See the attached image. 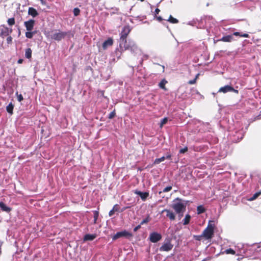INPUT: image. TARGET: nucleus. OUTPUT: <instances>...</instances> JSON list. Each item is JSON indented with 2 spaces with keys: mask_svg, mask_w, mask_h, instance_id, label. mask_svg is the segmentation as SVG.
Masks as SVG:
<instances>
[{
  "mask_svg": "<svg viewBox=\"0 0 261 261\" xmlns=\"http://www.w3.org/2000/svg\"><path fill=\"white\" fill-rule=\"evenodd\" d=\"M16 95L17 97V100L18 101L21 102L23 100V98L22 95L21 94H18V92H16Z\"/></svg>",
  "mask_w": 261,
  "mask_h": 261,
  "instance_id": "obj_35",
  "label": "nucleus"
},
{
  "mask_svg": "<svg viewBox=\"0 0 261 261\" xmlns=\"http://www.w3.org/2000/svg\"><path fill=\"white\" fill-rule=\"evenodd\" d=\"M80 10L78 8H75L73 9V14L75 16H77L80 15Z\"/></svg>",
  "mask_w": 261,
  "mask_h": 261,
  "instance_id": "obj_33",
  "label": "nucleus"
},
{
  "mask_svg": "<svg viewBox=\"0 0 261 261\" xmlns=\"http://www.w3.org/2000/svg\"><path fill=\"white\" fill-rule=\"evenodd\" d=\"M134 193L139 195L143 201H145L147 198L149 196L148 192H142L138 190H135Z\"/></svg>",
  "mask_w": 261,
  "mask_h": 261,
  "instance_id": "obj_11",
  "label": "nucleus"
},
{
  "mask_svg": "<svg viewBox=\"0 0 261 261\" xmlns=\"http://www.w3.org/2000/svg\"><path fill=\"white\" fill-rule=\"evenodd\" d=\"M166 212V217L169 218L170 220H174L175 219V215L173 212L169 210L164 209L162 211V213Z\"/></svg>",
  "mask_w": 261,
  "mask_h": 261,
  "instance_id": "obj_13",
  "label": "nucleus"
},
{
  "mask_svg": "<svg viewBox=\"0 0 261 261\" xmlns=\"http://www.w3.org/2000/svg\"><path fill=\"white\" fill-rule=\"evenodd\" d=\"M173 245L172 244L171 241L168 240L167 242H164L163 244L160 247V251L168 252L172 250Z\"/></svg>",
  "mask_w": 261,
  "mask_h": 261,
  "instance_id": "obj_6",
  "label": "nucleus"
},
{
  "mask_svg": "<svg viewBox=\"0 0 261 261\" xmlns=\"http://www.w3.org/2000/svg\"><path fill=\"white\" fill-rule=\"evenodd\" d=\"M156 19L160 22L163 20V19L161 16H157Z\"/></svg>",
  "mask_w": 261,
  "mask_h": 261,
  "instance_id": "obj_46",
  "label": "nucleus"
},
{
  "mask_svg": "<svg viewBox=\"0 0 261 261\" xmlns=\"http://www.w3.org/2000/svg\"><path fill=\"white\" fill-rule=\"evenodd\" d=\"M113 44V39L112 38H109L107 40L104 41L102 44V48L106 49L109 46H111Z\"/></svg>",
  "mask_w": 261,
  "mask_h": 261,
  "instance_id": "obj_15",
  "label": "nucleus"
},
{
  "mask_svg": "<svg viewBox=\"0 0 261 261\" xmlns=\"http://www.w3.org/2000/svg\"><path fill=\"white\" fill-rule=\"evenodd\" d=\"M133 237V234L132 233L129 232L126 230H124L122 231H120L117 232L113 236L112 239L113 240H116L121 237H125L127 238H132Z\"/></svg>",
  "mask_w": 261,
  "mask_h": 261,
  "instance_id": "obj_4",
  "label": "nucleus"
},
{
  "mask_svg": "<svg viewBox=\"0 0 261 261\" xmlns=\"http://www.w3.org/2000/svg\"><path fill=\"white\" fill-rule=\"evenodd\" d=\"M35 21L33 19H30L24 22V25L28 31H31L34 28Z\"/></svg>",
  "mask_w": 261,
  "mask_h": 261,
  "instance_id": "obj_9",
  "label": "nucleus"
},
{
  "mask_svg": "<svg viewBox=\"0 0 261 261\" xmlns=\"http://www.w3.org/2000/svg\"><path fill=\"white\" fill-rule=\"evenodd\" d=\"M8 24L12 26L14 24H15V20L14 17L9 18L7 20Z\"/></svg>",
  "mask_w": 261,
  "mask_h": 261,
  "instance_id": "obj_30",
  "label": "nucleus"
},
{
  "mask_svg": "<svg viewBox=\"0 0 261 261\" xmlns=\"http://www.w3.org/2000/svg\"><path fill=\"white\" fill-rule=\"evenodd\" d=\"M12 29H9L8 28V36H9L10 34H11V33H12Z\"/></svg>",
  "mask_w": 261,
  "mask_h": 261,
  "instance_id": "obj_49",
  "label": "nucleus"
},
{
  "mask_svg": "<svg viewBox=\"0 0 261 261\" xmlns=\"http://www.w3.org/2000/svg\"><path fill=\"white\" fill-rule=\"evenodd\" d=\"M93 213H94L93 223H94V224H96L97 223V220L98 216H99V213L98 211H95L93 212Z\"/></svg>",
  "mask_w": 261,
  "mask_h": 261,
  "instance_id": "obj_29",
  "label": "nucleus"
},
{
  "mask_svg": "<svg viewBox=\"0 0 261 261\" xmlns=\"http://www.w3.org/2000/svg\"><path fill=\"white\" fill-rule=\"evenodd\" d=\"M197 211L198 214H200L205 212V210L202 205H199L197 207Z\"/></svg>",
  "mask_w": 261,
  "mask_h": 261,
  "instance_id": "obj_28",
  "label": "nucleus"
},
{
  "mask_svg": "<svg viewBox=\"0 0 261 261\" xmlns=\"http://www.w3.org/2000/svg\"><path fill=\"white\" fill-rule=\"evenodd\" d=\"M261 195V191L255 193L249 199L250 201H253Z\"/></svg>",
  "mask_w": 261,
  "mask_h": 261,
  "instance_id": "obj_27",
  "label": "nucleus"
},
{
  "mask_svg": "<svg viewBox=\"0 0 261 261\" xmlns=\"http://www.w3.org/2000/svg\"><path fill=\"white\" fill-rule=\"evenodd\" d=\"M150 218L149 216H148L146 218H145L141 221L140 224L143 225L145 223H147L148 222L150 221Z\"/></svg>",
  "mask_w": 261,
  "mask_h": 261,
  "instance_id": "obj_32",
  "label": "nucleus"
},
{
  "mask_svg": "<svg viewBox=\"0 0 261 261\" xmlns=\"http://www.w3.org/2000/svg\"><path fill=\"white\" fill-rule=\"evenodd\" d=\"M231 92H235V93H238V90H235V89H234V90L232 91Z\"/></svg>",
  "mask_w": 261,
  "mask_h": 261,
  "instance_id": "obj_50",
  "label": "nucleus"
},
{
  "mask_svg": "<svg viewBox=\"0 0 261 261\" xmlns=\"http://www.w3.org/2000/svg\"><path fill=\"white\" fill-rule=\"evenodd\" d=\"M32 50L31 48H28L25 49V57L30 59L32 58Z\"/></svg>",
  "mask_w": 261,
  "mask_h": 261,
  "instance_id": "obj_21",
  "label": "nucleus"
},
{
  "mask_svg": "<svg viewBox=\"0 0 261 261\" xmlns=\"http://www.w3.org/2000/svg\"><path fill=\"white\" fill-rule=\"evenodd\" d=\"M141 224L140 225H138V226H136L134 228V231L135 232L137 231L138 229H139L140 228H141Z\"/></svg>",
  "mask_w": 261,
  "mask_h": 261,
  "instance_id": "obj_43",
  "label": "nucleus"
},
{
  "mask_svg": "<svg viewBox=\"0 0 261 261\" xmlns=\"http://www.w3.org/2000/svg\"><path fill=\"white\" fill-rule=\"evenodd\" d=\"M0 207L3 211L9 213L11 211V208L7 206L3 202H0Z\"/></svg>",
  "mask_w": 261,
  "mask_h": 261,
  "instance_id": "obj_17",
  "label": "nucleus"
},
{
  "mask_svg": "<svg viewBox=\"0 0 261 261\" xmlns=\"http://www.w3.org/2000/svg\"><path fill=\"white\" fill-rule=\"evenodd\" d=\"M241 37H245V38H249V36L248 34L246 33H242L241 35Z\"/></svg>",
  "mask_w": 261,
  "mask_h": 261,
  "instance_id": "obj_42",
  "label": "nucleus"
},
{
  "mask_svg": "<svg viewBox=\"0 0 261 261\" xmlns=\"http://www.w3.org/2000/svg\"><path fill=\"white\" fill-rule=\"evenodd\" d=\"M171 154L170 153H168L166 155V156H162L160 158L156 159L153 162V164H154V165L159 164L161 162L164 161L165 159H169V160L171 159Z\"/></svg>",
  "mask_w": 261,
  "mask_h": 261,
  "instance_id": "obj_14",
  "label": "nucleus"
},
{
  "mask_svg": "<svg viewBox=\"0 0 261 261\" xmlns=\"http://www.w3.org/2000/svg\"><path fill=\"white\" fill-rule=\"evenodd\" d=\"M161 234L156 232L150 233L149 237V241L152 243H156L162 239Z\"/></svg>",
  "mask_w": 261,
  "mask_h": 261,
  "instance_id": "obj_5",
  "label": "nucleus"
},
{
  "mask_svg": "<svg viewBox=\"0 0 261 261\" xmlns=\"http://www.w3.org/2000/svg\"><path fill=\"white\" fill-rule=\"evenodd\" d=\"M119 209H120V206L118 204H116L114 205L112 210H111L109 212V216H110V217L112 216L114 214L115 212L119 211Z\"/></svg>",
  "mask_w": 261,
  "mask_h": 261,
  "instance_id": "obj_19",
  "label": "nucleus"
},
{
  "mask_svg": "<svg viewBox=\"0 0 261 261\" xmlns=\"http://www.w3.org/2000/svg\"><path fill=\"white\" fill-rule=\"evenodd\" d=\"M67 33L66 32L59 31L58 33H54L51 36V38L59 41L62 39L64 38L67 36Z\"/></svg>",
  "mask_w": 261,
  "mask_h": 261,
  "instance_id": "obj_8",
  "label": "nucleus"
},
{
  "mask_svg": "<svg viewBox=\"0 0 261 261\" xmlns=\"http://www.w3.org/2000/svg\"><path fill=\"white\" fill-rule=\"evenodd\" d=\"M198 76H199V74H197L196 75V77H195V79H194L192 80H190L188 82V84L190 85H193V84H195Z\"/></svg>",
  "mask_w": 261,
  "mask_h": 261,
  "instance_id": "obj_34",
  "label": "nucleus"
},
{
  "mask_svg": "<svg viewBox=\"0 0 261 261\" xmlns=\"http://www.w3.org/2000/svg\"><path fill=\"white\" fill-rule=\"evenodd\" d=\"M13 108L14 105L11 102L6 107L7 112L10 114H12Z\"/></svg>",
  "mask_w": 261,
  "mask_h": 261,
  "instance_id": "obj_23",
  "label": "nucleus"
},
{
  "mask_svg": "<svg viewBox=\"0 0 261 261\" xmlns=\"http://www.w3.org/2000/svg\"><path fill=\"white\" fill-rule=\"evenodd\" d=\"M184 213V212H181L180 213H176L177 214H178V217H179V219H180L183 216Z\"/></svg>",
  "mask_w": 261,
  "mask_h": 261,
  "instance_id": "obj_45",
  "label": "nucleus"
},
{
  "mask_svg": "<svg viewBox=\"0 0 261 261\" xmlns=\"http://www.w3.org/2000/svg\"><path fill=\"white\" fill-rule=\"evenodd\" d=\"M7 42L8 44H11L12 42V37L10 36H8L7 38Z\"/></svg>",
  "mask_w": 261,
  "mask_h": 261,
  "instance_id": "obj_40",
  "label": "nucleus"
},
{
  "mask_svg": "<svg viewBox=\"0 0 261 261\" xmlns=\"http://www.w3.org/2000/svg\"><path fill=\"white\" fill-rule=\"evenodd\" d=\"M225 252H226V253L227 254H231L232 255H234L236 253L235 251L234 250H233L232 249H231V248H229L228 249H226Z\"/></svg>",
  "mask_w": 261,
  "mask_h": 261,
  "instance_id": "obj_36",
  "label": "nucleus"
},
{
  "mask_svg": "<svg viewBox=\"0 0 261 261\" xmlns=\"http://www.w3.org/2000/svg\"><path fill=\"white\" fill-rule=\"evenodd\" d=\"M23 62V60L22 59H19L18 61H17V63L18 64H22Z\"/></svg>",
  "mask_w": 261,
  "mask_h": 261,
  "instance_id": "obj_47",
  "label": "nucleus"
},
{
  "mask_svg": "<svg viewBox=\"0 0 261 261\" xmlns=\"http://www.w3.org/2000/svg\"><path fill=\"white\" fill-rule=\"evenodd\" d=\"M119 48L121 53L126 50H130L131 52L134 53L137 46L133 41L127 42V39H119Z\"/></svg>",
  "mask_w": 261,
  "mask_h": 261,
  "instance_id": "obj_1",
  "label": "nucleus"
},
{
  "mask_svg": "<svg viewBox=\"0 0 261 261\" xmlns=\"http://www.w3.org/2000/svg\"><path fill=\"white\" fill-rule=\"evenodd\" d=\"M28 14L33 17H35L38 15V13L37 12V10L33 7H30L29 8Z\"/></svg>",
  "mask_w": 261,
  "mask_h": 261,
  "instance_id": "obj_18",
  "label": "nucleus"
},
{
  "mask_svg": "<svg viewBox=\"0 0 261 261\" xmlns=\"http://www.w3.org/2000/svg\"><path fill=\"white\" fill-rule=\"evenodd\" d=\"M168 83V81L166 80L165 79H163L160 83L159 84V86L161 89L164 90L165 91H167V89L166 88L165 85Z\"/></svg>",
  "mask_w": 261,
  "mask_h": 261,
  "instance_id": "obj_20",
  "label": "nucleus"
},
{
  "mask_svg": "<svg viewBox=\"0 0 261 261\" xmlns=\"http://www.w3.org/2000/svg\"><path fill=\"white\" fill-rule=\"evenodd\" d=\"M36 33V31H28L25 33V36L28 38L31 39L32 38L33 35H35Z\"/></svg>",
  "mask_w": 261,
  "mask_h": 261,
  "instance_id": "obj_26",
  "label": "nucleus"
},
{
  "mask_svg": "<svg viewBox=\"0 0 261 261\" xmlns=\"http://www.w3.org/2000/svg\"><path fill=\"white\" fill-rule=\"evenodd\" d=\"M232 39L233 37L232 35H227L223 36L221 39H220V41L229 42L232 41Z\"/></svg>",
  "mask_w": 261,
  "mask_h": 261,
  "instance_id": "obj_22",
  "label": "nucleus"
},
{
  "mask_svg": "<svg viewBox=\"0 0 261 261\" xmlns=\"http://www.w3.org/2000/svg\"><path fill=\"white\" fill-rule=\"evenodd\" d=\"M0 36L3 38L8 36V28L5 25L0 26Z\"/></svg>",
  "mask_w": 261,
  "mask_h": 261,
  "instance_id": "obj_10",
  "label": "nucleus"
},
{
  "mask_svg": "<svg viewBox=\"0 0 261 261\" xmlns=\"http://www.w3.org/2000/svg\"><path fill=\"white\" fill-rule=\"evenodd\" d=\"M171 23H177L179 21L176 18H173L172 15H170L169 18L167 20Z\"/></svg>",
  "mask_w": 261,
  "mask_h": 261,
  "instance_id": "obj_25",
  "label": "nucleus"
},
{
  "mask_svg": "<svg viewBox=\"0 0 261 261\" xmlns=\"http://www.w3.org/2000/svg\"><path fill=\"white\" fill-rule=\"evenodd\" d=\"M2 251H1V248L0 247V255L1 254Z\"/></svg>",
  "mask_w": 261,
  "mask_h": 261,
  "instance_id": "obj_52",
  "label": "nucleus"
},
{
  "mask_svg": "<svg viewBox=\"0 0 261 261\" xmlns=\"http://www.w3.org/2000/svg\"><path fill=\"white\" fill-rule=\"evenodd\" d=\"M116 115V113L115 110H114L113 112H111L109 115L108 118L109 119H112Z\"/></svg>",
  "mask_w": 261,
  "mask_h": 261,
  "instance_id": "obj_39",
  "label": "nucleus"
},
{
  "mask_svg": "<svg viewBox=\"0 0 261 261\" xmlns=\"http://www.w3.org/2000/svg\"><path fill=\"white\" fill-rule=\"evenodd\" d=\"M167 121H168V118L167 117H165V118H163L162 120H161V123L160 124V127H162L164 125H165V124L167 123Z\"/></svg>",
  "mask_w": 261,
  "mask_h": 261,
  "instance_id": "obj_31",
  "label": "nucleus"
},
{
  "mask_svg": "<svg viewBox=\"0 0 261 261\" xmlns=\"http://www.w3.org/2000/svg\"><path fill=\"white\" fill-rule=\"evenodd\" d=\"M162 72H164V66H162Z\"/></svg>",
  "mask_w": 261,
  "mask_h": 261,
  "instance_id": "obj_51",
  "label": "nucleus"
},
{
  "mask_svg": "<svg viewBox=\"0 0 261 261\" xmlns=\"http://www.w3.org/2000/svg\"><path fill=\"white\" fill-rule=\"evenodd\" d=\"M96 237V234H86L84 236L83 240L84 241H92L95 239Z\"/></svg>",
  "mask_w": 261,
  "mask_h": 261,
  "instance_id": "obj_16",
  "label": "nucleus"
},
{
  "mask_svg": "<svg viewBox=\"0 0 261 261\" xmlns=\"http://www.w3.org/2000/svg\"><path fill=\"white\" fill-rule=\"evenodd\" d=\"M203 236H202V233L201 235L194 236V238L197 241H201L202 238H203Z\"/></svg>",
  "mask_w": 261,
  "mask_h": 261,
  "instance_id": "obj_38",
  "label": "nucleus"
},
{
  "mask_svg": "<svg viewBox=\"0 0 261 261\" xmlns=\"http://www.w3.org/2000/svg\"><path fill=\"white\" fill-rule=\"evenodd\" d=\"M214 226L212 225L208 224L207 227L203 231L202 236L206 239H210L214 236Z\"/></svg>",
  "mask_w": 261,
  "mask_h": 261,
  "instance_id": "obj_3",
  "label": "nucleus"
},
{
  "mask_svg": "<svg viewBox=\"0 0 261 261\" xmlns=\"http://www.w3.org/2000/svg\"><path fill=\"white\" fill-rule=\"evenodd\" d=\"M160 11V10L159 9H158V8L155 9V14H159Z\"/></svg>",
  "mask_w": 261,
  "mask_h": 261,
  "instance_id": "obj_48",
  "label": "nucleus"
},
{
  "mask_svg": "<svg viewBox=\"0 0 261 261\" xmlns=\"http://www.w3.org/2000/svg\"><path fill=\"white\" fill-rule=\"evenodd\" d=\"M191 220V216L189 214H187L183 220V224L185 225H188Z\"/></svg>",
  "mask_w": 261,
  "mask_h": 261,
  "instance_id": "obj_24",
  "label": "nucleus"
},
{
  "mask_svg": "<svg viewBox=\"0 0 261 261\" xmlns=\"http://www.w3.org/2000/svg\"><path fill=\"white\" fill-rule=\"evenodd\" d=\"M171 207L175 211L176 213L185 212L186 208V204L183 202V200L178 197L173 200Z\"/></svg>",
  "mask_w": 261,
  "mask_h": 261,
  "instance_id": "obj_2",
  "label": "nucleus"
},
{
  "mask_svg": "<svg viewBox=\"0 0 261 261\" xmlns=\"http://www.w3.org/2000/svg\"><path fill=\"white\" fill-rule=\"evenodd\" d=\"M172 189V187L171 186H168L166 188H165L163 190V192H168L170 191H171Z\"/></svg>",
  "mask_w": 261,
  "mask_h": 261,
  "instance_id": "obj_37",
  "label": "nucleus"
},
{
  "mask_svg": "<svg viewBox=\"0 0 261 261\" xmlns=\"http://www.w3.org/2000/svg\"><path fill=\"white\" fill-rule=\"evenodd\" d=\"M242 34V33H240V32H234L233 35H234V36H240L241 37V35Z\"/></svg>",
  "mask_w": 261,
  "mask_h": 261,
  "instance_id": "obj_44",
  "label": "nucleus"
},
{
  "mask_svg": "<svg viewBox=\"0 0 261 261\" xmlns=\"http://www.w3.org/2000/svg\"><path fill=\"white\" fill-rule=\"evenodd\" d=\"M131 31V28L129 25H125L120 33V39H126Z\"/></svg>",
  "mask_w": 261,
  "mask_h": 261,
  "instance_id": "obj_7",
  "label": "nucleus"
},
{
  "mask_svg": "<svg viewBox=\"0 0 261 261\" xmlns=\"http://www.w3.org/2000/svg\"><path fill=\"white\" fill-rule=\"evenodd\" d=\"M233 90H234V88L232 86L229 85H226L224 87H221L218 90V92H222L225 93L228 92H231Z\"/></svg>",
  "mask_w": 261,
  "mask_h": 261,
  "instance_id": "obj_12",
  "label": "nucleus"
},
{
  "mask_svg": "<svg viewBox=\"0 0 261 261\" xmlns=\"http://www.w3.org/2000/svg\"><path fill=\"white\" fill-rule=\"evenodd\" d=\"M187 151H188V147H185V148H183L179 150V153H184L186 152H187Z\"/></svg>",
  "mask_w": 261,
  "mask_h": 261,
  "instance_id": "obj_41",
  "label": "nucleus"
}]
</instances>
